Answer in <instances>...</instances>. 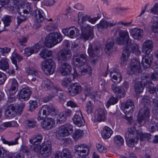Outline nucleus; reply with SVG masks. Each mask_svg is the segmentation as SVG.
Returning <instances> with one entry per match:
<instances>
[{
  "instance_id": "nucleus-1",
  "label": "nucleus",
  "mask_w": 158,
  "mask_h": 158,
  "mask_svg": "<svg viewBox=\"0 0 158 158\" xmlns=\"http://www.w3.org/2000/svg\"><path fill=\"white\" fill-rule=\"evenodd\" d=\"M118 35L119 36L116 38V43L120 45H126L123 51L120 61L121 64L124 66L127 64L131 52H139V48L136 44L131 43L128 33L126 30H119Z\"/></svg>"
},
{
  "instance_id": "nucleus-2",
  "label": "nucleus",
  "mask_w": 158,
  "mask_h": 158,
  "mask_svg": "<svg viewBox=\"0 0 158 158\" xmlns=\"http://www.w3.org/2000/svg\"><path fill=\"white\" fill-rule=\"evenodd\" d=\"M141 133L140 130H136L135 127H132L128 128L127 134H126L125 138L127 145L131 148H133L137 144L139 140L138 135Z\"/></svg>"
},
{
  "instance_id": "nucleus-3",
  "label": "nucleus",
  "mask_w": 158,
  "mask_h": 158,
  "mask_svg": "<svg viewBox=\"0 0 158 158\" xmlns=\"http://www.w3.org/2000/svg\"><path fill=\"white\" fill-rule=\"evenodd\" d=\"M33 144L31 147L34 152L40 153L44 157H48L52 154L51 142L50 141H45L40 146Z\"/></svg>"
},
{
  "instance_id": "nucleus-4",
  "label": "nucleus",
  "mask_w": 158,
  "mask_h": 158,
  "mask_svg": "<svg viewBox=\"0 0 158 158\" xmlns=\"http://www.w3.org/2000/svg\"><path fill=\"white\" fill-rule=\"evenodd\" d=\"M62 40L61 34L58 32H53L49 34L45 39L47 47L51 48L60 43Z\"/></svg>"
},
{
  "instance_id": "nucleus-5",
  "label": "nucleus",
  "mask_w": 158,
  "mask_h": 158,
  "mask_svg": "<svg viewBox=\"0 0 158 158\" xmlns=\"http://www.w3.org/2000/svg\"><path fill=\"white\" fill-rule=\"evenodd\" d=\"M47 111L48 113L54 115H56L59 113L58 110L53 105L51 104L49 105H45L42 107L38 112L37 117L38 121L46 117Z\"/></svg>"
},
{
  "instance_id": "nucleus-6",
  "label": "nucleus",
  "mask_w": 158,
  "mask_h": 158,
  "mask_svg": "<svg viewBox=\"0 0 158 158\" xmlns=\"http://www.w3.org/2000/svg\"><path fill=\"white\" fill-rule=\"evenodd\" d=\"M40 65L44 73L47 75L53 74L55 71L56 64L52 59L43 61L41 63Z\"/></svg>"
},
{
  "instance_id": "nucleus-7",
  "label": "nucleus",
  "mask_w": 158,
  "mask_h": 158,
  "mask_svg": "<svg viewBox=\"0 0 158 158\" xmlns=\"http://www.w3.org/2000/svg\"><path fill=\"white\" fill-rule=\"evenodd\" d=\"M73 131V126L68 123L60 127L56 135L58 139H62L61 137L68 136Z\"/></svg>"
},
{
  "instance_id": "nucleus-8",
  "label": "nucleus",
  "mask_w": 158,
  "mask_h": 158,
  "mask_svg": "<svg viewBox=\"0 0 158 158\" xmlns=\"http://www.w3.org/2000/svg\"><path fill=\"white\" fill-rule=\"evenodd\" d=\"M85 25L80 27L81 30V38L85 41L87 40H91L93 37V27L91 26L85 27Z\"/></svg>"
},
{
  "instance_id": "nucleus-9",
  "label": "nucleus",
  "mask_w": 158,
  "mask_h": 158,
  "mask_svg": "<svg viewBox=\"0 0 158 158\" xmlns=\"http://www.w3.org/2000/svg\"><path fill=\"white\" fill-rule=\"evenodd\" d=\"M19 105L17 104H11L7 106L5 111V116L7 119L11 118L16 114L19 115Z\"/></svg>"
},
{
  "instance_id": "nucleus-10",
  "label": "nucleus",
  "mask_w": 158,
  "mask_h": 158,
  "mask_svg": "<svg viewBox=\"0 0 158 158\" xmlns=\"http://www.w3.org/2000/svg\"><path fill=\"white\" fill-rule=\"evenodd\" d=\"M74 150L75 152L82 158L86 157L89 152V150L87 145L85 144H80L76 145Z\"/></svg>"
},
{
  "instance_id": "nucleus-11",
  "label": "nucleus",
  "mask_w": 158,
  "mask_h": 158,
  "mask_svg": "<svg viewBox=\"0 0 158 158\" xmlns=\"http://www.w3.org/2000/svg\"><path fill=\"white\" fill-rule=\"evenodd\" d=\"M139 118H138L139 123H140L142 120L148 121L150 116V111L149 109L147 107L144 106L142 108L138 113Z\"/></svg>"
},
{
  "instance_id": "nucleus-12",
  "label": "nucleus",
  "mask_w": 158,
  "mask_h": 158,
  "mask_svg": "<svg viewBox=\"0 0 158 158\" xmlns=\"http://www.w3.org/2000/svg\"><path fill=\"white\" fill-rule=\"evenodd\" d=\"M121 108L126 115L130 112L132 113L134 108V102L132 100H128L122 104Z\"/></svg>"
},
{
  "instance_id": "nucleus-13",
  "label": "nucleus",
  "mask_w": 158,
  "mask_h": 158,
  "mask_svg": "<svg viewBox=\"0 0 158 158\" xmlns=\"http://www.w3.org/2000/svg\"><path fill=\"white\" fill-rule=\"evenodd\" d=\"M82 89V87L80 84L78 83H73L69 86V93L70 95L74 96L80 94Z\"/></svg>"
},
{
  "instance_id": "nucleus-14",
  "label": "nucleus",
  "mask_w": 158,
  "mask_h": 158,
  "mask_svg": "<svg viewBox=\"0 0 158 158\" xmlns=\"http://www.w3.org/2000/svg\"><path fill=\"white\" fill-rule=\"evenodd\" d=\"M32 16L35 22L37 23L43 22L46 19L45 14L41 10H35L32 13Z\"/></svg>"
},
{
  "instance_id": "nucleus-15",
  "label": "nucleus",
  "mask_w": 158,
  "mask_h": 158,
  "mask_svg": "<svg viewBox=\"0 0 158 158\" xmlns=\"http://www.w3.org/2000/svg\"><path fill=\"white\" fill-rule=\"evenodd\" d=\"M71 52L69 50H62L59 52L57 57L59 63H61L64 60H69L71 58Z\"/></svg>"
},
{
  "instance_id": "nucleus-16",
  "label": "nucleus",
  "mask_w": 158,
  "mask_h": 158,
  "mask_svg": "<svg viewBox=\"0 0 158 158\" xmlns=\"http://www.w3.org/2000/svg\"><path fill=\"white\" fill-rule=\"evenodd\" d=\"M42 47L40 42L38 43L30 48H26L24 50V55L29 56L34 53H36Z\"/></svg>"
},
{
  "instance_id": "nucleus-17",
  "label": "nucleus",
  "mask_w": 158,
  "mask_h": 158,
  "mask_svg": "<svg viewBox=\"0 0 158 158\" xmlns=\"http://www.w3.org/2000/svg\"><path fill=\"white\" fill-rule=\"evenodd\" d=\"M100 47L99 45L94 44H90L89 46L88 52L90 57L93 58L97 56L100 52Z\"/></svg>"
},
{
  "instance_id": "nucleus-18",
  "label": "nucleus",
  "mask_w": 158,
  "mask_h": 158,
  "mask_svg": "<svg viewBox=\"0 0 158 158\" xmlns=\"http://www.w3.org/2000/svg\"><path fill=\"white\" fill-rule=\"evenodd\" d=\"M45 118L41 122V126L42 127L48 130L53 128L55 124L54 119L51 118Z\"/></svg>"
},
{
  "instance_id": "nucleus-19",
  "label": "nucleus",
  "mask_w": 158,
  "mask_h": 158,
  "mask_svg": "<svg viewBox=\"0 0 158 158\" xmlns=\"http://www.w3.org/2000/svg\"><path fill=\"white\" fill-rule=\"evenodd\" d=\"M109 72L110 74L111 80L112 81L117 84L121 82L122 79V77L118 69H115L113 70V71L110 70Z\"/></svg>"
},
{
  "instance_id": "nucleus-20",
  "label": "nucleus",
  "mask_w": 158,
  "mask_h": 158,
  "mask_svg": "<svg viewBox=\"0 0 158 158\" xmlns=\"http://www.w3.org/2000/svg\"><path fill=\"white\" fill-rule=\"evenodd\" d=\"M111 88L118 98H120L125 96L126 93L122 86H117L115 84H112Z\"/></svg>"
},
{
  "instance_id": "nucleus-21",
  "label": "nucleus",
  "mask_w": 158,
  "mask_h": 158,
  "mask_svg": "<svg viewBox=\"0 0 158 158\" xmlns=\"http://www.w3.org/2000/svg\"><path fill=\"white\" fill-rule=\"evenodd\" d=\"M31 94V91L28 88H23L18 94L19 98L21 101L28 100Z\"/></svg>"
},
{
  "instance_id": "nucleus-22",
  "label": "nucleus",
  "mask_w": 158,
  "mask_h": 158,
  "mask_svg": "<svg viewBox=\"0 0 158 158\" xmlns=\"http://www.w3.org/2000/svg\"><path fill=\"white\" fill-rule=\"evenodd\" d=\"M75 64L76 66L79 67L85 64L87 60V56L86 54H81L76 56Z\"/></svg>"
},
{
  "instance_id": "nucleus-23",
  "label": "nucleus",
  "mask_w": 158,
  "mask_h": 158,
  "mask_svg": "<svg viewBox=\"0 0 158 158\" xmlns=\"http://www.w3.org/2000/svg\"><path fill=\"white\" fill-rule=\"evenodd\" d=\"M59 63L60 65V72L63 76L67 75L71 73L72 68L69 64L62 62Z\"/></svg>"
},
{
  "instance_id": "nucleus-24",
  "label": "nucleus",
  "mask_w": 158,
  "mask_h": 158,
  "mask_svg": "<svg viewBox=\"0 0 158 158\" xmlns=\"http://www.w3.org/2000/svg\"><path fill=\"white\" fill-rule=\"evenodd\" d=\"M153 47L152 42L151 40H147L143 44L142 52L145 54H149Z\"/></svg>"
},
{
  "instance_id": "nucleus-25",
  "label": "nucleus",
  "mask_w": 158,
  "mask_h": 158,
  "mask_svg": "<svg viewBox=\"0 0 158 158\" xmlns=\"http://www.w3.org/2000/svg\"><path fill=\"white\" fill-rule=\"evenodd\" d=\"M80 114H76L73 118L74 123L78 127H81L84 125L85 121L82 115L81 112H78Z\"/></svg>"
},
{
  "instance_id": "nucleus-26",
  "label": "nucleus",
  "mask_w": 158,
  "mask_h": 158,
  "mask_svg": "<svg viewBox=\"0 0 158 158\" xmlns=\"http://www.w3.org/2000/svg\"><path fill=\"white\" fill-rule=\"evenodd\" d=\"M116 22L110 23L107 22L106 20H102L100 23L98 24L97 27L98 29H107L108 28H110L111 27H114L116 25Z\"/></svg>"
},
{
  "instance_id": "nucleus-27",
  "label": "nucleus",
  "mask_w": 158,
  "mask_h": 158,
  "mask_svg": "<svg viewBox=\"0 0 158 158\" xmlns=\"http://www.w3.org/2000/svg\"><path fill=\"white\" fill-rule=\"evenodd\" d=\"M89 17V16L87 15L84 16L82 13H79L78 17V25H80V27H82L85 25V27L90 26L86 23V22L88 21Z\"/></svg>"
},
{
  "instance_id": "nucleus-28",
  "label": "nucleus",
  "mask_w": 158,
  "mask_h": 158,
  "mask_svg": "<svg viewBox=\"0 0 158 158\" xmlns=\"http://www.w3.org/2000/svg\"><path fill=\"white\" fill-rule=\"evenodd\" d=\"M106 112L104 109L98 108L95 115V118L98 121H104L106 119L105 115Z\"/></svg>"
},
{
  "instance_id": "nucleus-29",
  "label": "nucleus",
  "mask_w": 158,
  "mask_h": 158,
  "mask_svg": "<svg viewBox=\"0 0 158 158\" xmlns=\"http://www.w3.org/2000/svg\"><path fill=\"white\" fill-rule=\"evenodd\" d=\"M152 58L150 56L149 54H146L143 57L142 61V64L144 68H148L151 65Z\"/></svg>"
},
{
  "instance_id": "nucleus-30",
  "label": "nucleus",
  "mask_w": 158,
  "mask_h": 158,
  "mask_svg": "<svg viewBox=\"0 0 158 158\" xmlns=\"http://www.w3.org/2000/svg\"><path fill=\"white\" fill-rule=\"evenodd\" d=\"M143 34V31L142 29L134 28L131 31V34L134 39L138 40L141 38Z\"/></svg>"
},
{
  "instance_id": "nucleus-31",
  "label": "nucleus",
  "mask_w": 158,
  "mask_h": 158,
  "mask_svg": "<svg viewBox=\"0 0 158 158\" xmlns=\"http://www.w3.org/2000/svg\"><path fill=\"white\" fill-rule=\"evenodd\" d=\"M114 44V39L110 38L108 39L105 45V52L107 54H109V52L111 51Z\"/></svg>"
},
{
  "instance_id": "nucleus-32",
  "label": "nucleus",
  "mask_w": 158,
  "mask_h": 158,
  "mask_svg": "<svg viewBox=\"0 0 158 158\" xmlns=\"http://www.w3.org/2000/svg\"><path fill=\"white\" fill-rule=\"evenodd\" d=\"M11 85L9 90L10 94H14L18 90L19 86L17 80L15 78L10 80Z\"/></svg>"
},
{
  "instance_id": "nucleus-33",
  "label": "nucleus",
  "mask_w": 158,
  "mask_h": 158,
  "mask_svg": "<svg viewBox=\"0 0 158 158\" xmlns=\"http://www.w3.org/2000/svg\"><path fill=\"white\" fill-rule=\"evenodd\" d=\"M113 133L112 130L110 127L106 126L104 127L102 132V136L104 139H107L110 137Z\"/></svg>"
},
{
  "instance_id": "nucleus-34",
  "label": "nucleus",
  "mask_w": 158,
  "mask_h": 158,
  "mask_svg": "<svg viewBox=\"0 0 158 158\" xmlns=\"http://www.w3.org/2000/svg\"><path fill=\"white\" fill-rule=\"evenodd\" d=\"M139 137H140V145L141 146L143 145L145 143V140H149L152 138V135L150 133L143 134L142 133L140 135H138Z\"/></svg>"
},
{
  "instance_id": "nucleus-35",
  "label": "nucleus",
  "mask_w": 158,
  "mask_h": 158,
  "mask_svg": "<svg viewBox=\"0 0 158 158\" xmlns=\"http://www.w3.org/2000/svg\"><path fill=\"white\" fill-rule=\"evenodd\" d=\"M42 88L45 90H48L54 88L53 83L49 80L46 79L44 80L41 84Z\"/></svg>"
},
{
  "instance_id": "nucleus-36",
  "label": "nucleus",
  "mask_w": 158,
  "mask_h": 158,
  "mask_svg": "<svg viewBox=\"0 0 158 158\" xmlns=\"http://www.w3.org/2000/svg\"><path fill=\"white\" fill-rule=\"evenodd\" d=\"M92 72L91 67L88 65H86L84 66L82 69H81L79 70V74L81 76L85 75L86 74H88L89 75H90Z\"/></svg>"
},
{
  "instance_id": "nucleus-37",
  "label": "nucleus",
  "mask_w": 158,
  "mask_h": 158,
  "mask_svg": "<svg viewBox=\"0 0 158 158\" xmlns=\"http://www.w3.org/2000/svg\"><path fill=\"white\" fill-rule=\"evenodd\" d=\"M114 144L117 146L118 148L123 144L124 140L123 138L120 136L118 135L115 136L114 138Z\"/></svg>"
},
{
  "instance_id": "nucleus-38",
  "label": "nucleus",
  "mask_w": 158,
  "mask_h": 158,
  "mask_svg": "<svg viewBox=\"0 0 158 158\" xmlns=\"http://www.w3.org/2000/svg\"><path fill=\"white\" fill-rule=\"evenodd\" d=\"M71 27L74 29L71 30L70 31L68 36L71 38H75L79 35L80 31L75 27Z\"/></svg>"
},
{
  "instance_id": "nucleus-39",
  "label": "nucleus",
  "mask_w": 158,
  "mask_h": 158,
  "mask_svg": "<svg viewBox=\"0 0 158 158\" xmlns=\"http://www.w3.org/2000/svg\"><path fill=\"white\" fill-rule=\"evenodd\" d=\"M23 13L24 14H28L32 10V6L30 3L28 2L25 3L23 6Z\"/></svg>"
},
{
  "instance_id": "nucleus-40",
  "label": "nucleus",
  "mask_w": 158,
  "mask_h": 158,
  "mask_svg": "<svg viewBox=\"0 0 158 158\" xmlns=\"http://www.w3.org/2000/svg\"><path fill=\"white\" fill-rule=\"evenodd\" d=\"M61 154V156L62 158H72L71 151L67 148L63 149L61 152L59 151Z\"/></svg>"
},
{
  "instance_id": "nucleus-41",
  "label": "nucleus",
  "mask_w": 158,
  "mask_h": 158,
  "mask_svg": "<svg viewBox=\"0 0 158 158\" xmlns=\"http://www.w3.org/2000/svg\"><path fill=\"white\" fill-rule=\"evenodd\" d=\"M42 139V137L41 135L38 134L37 135L33 137L32 139H30L29 141L31 143L33 144H39L41 142Z\"/></svg>"
},
{
  "instance_id": "nucleus-42",
  "label": "nucleus",
  "mask_w": 158,
  "mask_h": 158,
  "mask_svg": "<svg viewBox=\"0 0 158 158\" xmlns=\"http://www.w3.org/2000/svg\"><path fill=\"white\" fill-rule=\"evenodd\" d=\"M52 52L48 49H44L40 51V55L43 59H46L47 57H49L52 56Z\"/></svg>"
},
{
  "instance_id": "nucleus-43",
  "label": "nucleus",
  "mask_w": 158,
  "mask_h": 158,
  "mask_svg": "<svg viewBox=\"0 0 158 158\" xmlns=\"http://www.w3.org/2000/svg\"><path fill=\"white\" fill-rule=\"evenodd\" d=\"M152 21L153 23L152 31L155 33L158 32V17H153L152 18Z\"/></svg>"
},
{
  "instance_id": "nucleus-44",
  "label": "nucleus",
  "mask_w": 158,
  "mask_h": 158,
  "mask_svg": "<svg viewBox=\"0 0 158 158\" xmlns=\"http://www.w3.org/2000/svg\"><path fill=\"white\" fill-rule=\"evenodd\" d=\"M54 89L56 91L57 95L59 97V99L61 102H64L65 99V96L64 95L63 91L57 87H55Z\"/></svg>"
},
{
  "instance_id": "nucleus-45",
  "label": "nucleus",
  "mask_w": 158,
  "mask_h": 158,
  "mask_svg": "<svg viewBox=\"0 0 158 158\" xmlns=\"http://www.w3.org/2000/svg\"><path fill=\"white\" fill-rule=\"evenodd\" d=\"M15 56H13L11 58V60L12 63L15 65V67L16 70H17L18 69V67L17 64V61L16 59V58L19 61L22 60V57L20 56L19 54L15 53Z\"/></svg>"
},
{
  "instance_id": "nucleus-46",
  "label": "nucleus",
  "mask_w": 158,
  "mask_h": 158,
  "mask_svg": "<svg viewBox=\"0 0 158 158\" xmlns=\"http://www.w3.org/2000/svg\"><path fill=\"white\" fill-rule=\"evenodd\" d=\"M18 13L20 15V16H18L17 18V23L19 26L21 23L26 20L27 14H24L23 13V12H21L18 11Z\"/></svg>"
},
{
  "instance_id": "nucleus-47",
  "label": "nucleus",
  "mask_w": 158,
  "mask_h": 158,
  "mask_svg": "<svg viewBox=\"0 0 158 158\" xmlns=\"http://www.w3.org/2000/svg\"><path fill=\"white\" fill-rule=\"evenodd\" d=\"M129 72V73L130 74H134L136 73H139L141 72V66L139 67L137 66H133L132 67V65H130V68L128 70Z\"/></svg>"
},
{
  "instance_id": "nucleus-48",
  "label": "nucleus",
  "mask_w": 158,
  "mask_h": 158,
  "mask_svg": "<svg viewBox=\"0 0 158 158\" xmlns=\"http://www.w3.org/2000/svg\"><path fill=\"white\" fill-rule=\"evenodd\" d=\"M17 136L15 138L14 141L9 142L6 140L4 138H2V140L4 143L7 144L9 146L18 144V140L20 138V136L19 133H17Z\"/></svg>"
},
{
  "instance_id": "nucleus-49",
  "label": "nucleus",
  "mask_w": 158,
  "mask_h": 158,
  "mask_svg": "<svg viewBox=\"0 0 158 158\" xmlns=\"http://www.w3.org/2000/svg\"><path fill=\"white\" fill-rule=\"evenodd\" d=\"M9 65L7 60L6 59H3L0 60V68L3 70L9 69Z\"/></svg>"
},
{
  "instance_id": "nucleus-50",
  "label": "nucleus",
  "mask_w": 158,
  "mask_h": 158,
  "mask_svg": "<svg viewBox=\"0 0 158 158\" xmlns=\"http://www.w3.org/2000/svg\"><path fill=\"white\" fill-rule=\"evenodd\" d=\"M57 29V26L55 23H51L46 26L45 29L48 31H53Z\"/></svg>"
},
{
  "instance_id": "nucleus-51",
  "label": "nucleus",
  "mask_w": 158,
  "mask_h": 158,
  "mask_svg": "<svg viewBox=\"0 0 158 158\" xmlns=\"http://www.w3.org/2000/svg\"><path fill=\"white\" fill-rule=\"evenodd\" d=\"M86 111L88 114H90L92 113L94 109V107L93 104L90 101H89L86 104Z\"/></svg>"
},
{
  "instance_id": "nucleus-52",
  "label": "nucleus",
  "mask_w": 158,
  "mask_h": 158,
  "mask_svg": "<svg viewBox=\"0 0 158 158\" xmlns=\"http://www.w3.org/2000/svg\"><path fill=\"white\" fill-rule=\"evenodd\" d=\"M11 16H10L6 15L2 19L3 22L5 26L9 25V24L11 22Z\"/></svg>"
},
{
  "instance_id": "nucleus-53",
  "label": "nucleus",
  "mask_w": 158,
  "mask_h": 158,
  "mask_svg": "<svg viewBox=\"0 0 158 158\" xmlns=\"http://www.w3.org/2000/svg\"><path fill=\"white\" fill-rule=\"evenodd\" d=\"M134 88L135 91L137 93H141L143 89V85L139 82L135 84Z\"/></svg>"
},
{
  "instance_id": "nucleus-54",
  "label": "nucleus",
  "mask_w": 158,
  "mask_h": 158,
  "mask_svg": "<svg viewBox=\"0 0 158 158\" xmlns=\"http://www.w3.org/2000/svg\"><path fill=\"white\" fill-rule=\"evenodd\" d=\"M57 117V122L59 123H64L66 120V118L65 117L64 114L62 113L58 114Z\"/></svg>"
},
{
  "instance_id": "nucleus-55",
  "label": "nucleus",
  "mask_w": 158,
  "mask_h": 158,
  "mask_svg": "<svg viewBox=\"0 0 158 158\" xmlns=\"http://www.w3.org/2000/svg\"><path fill=\"white\" fill-rule=\"evenodd\" d=\"M9 152L4 150L2 148H0V158H6L9 157Z\"/></svg>"
},
{
  "instance_id": "nucleus-56",
  "label": "nucleus",
  "mask_w": 158,
  "mask_h": 158,
  "mask_svg": "<svg viewBox=\"0 0 158 158\" xmlns=\"http://www.w3.org/2000/svg\"><path fill=\"white\" fill-rule=\"evenodd\" d=\"M82 134V131L80 130H76L73 135L74 139L77 140L78 138L81 137Z\"/></svg>"
},
{
  "instance_id": "nucleus-57",
  "label": "nucleus",
  "mask_w": 158,
  "mask_h": 158,
  "mask_svg": "<svg viewBox=\"0 0 158 158\" xmlns=\"http://www.w3.org/2000/svg\"><path fill=\"white\" fill-rule=\"evenodd\" d=\"M72 82V79L70 77L65 78L63 80L62 83V85L63 87H66Z\"/></svg>"
},
{
  "instance_id": "nucleus-58",
  "label": "nucleus",
  "mask_w": 158,
  "mask_h": 158,
  "mask_svg": "<svg viewBox=\"0 0 158 158\" xmlns=\"http://www.w3.org/2000/svg\"><path fill=\"white\" fill-rule=\"evenodd\" d=\"M97 150L99 152L101 153L105 152L107 151L106 148L102 146L101 144L97 143L96 145Z\"/></svg>"
},
{
  "instance_id": "nucleus-59",
  "label": "nucleus",
  "mask_w": 158,
  "mask_h": 158,
  "mask_svg": "<svg viewBox=\"0 0 158 158\" xmlns=\"http://www.w3.org/2000/svg\"><path fill=\"white\" fill-rule=\"evenodd\" d=\"M145 125L150 131L153 132L155 130V126L148 121L145 122Z\"/></svg>"
},
{
  "instance_id": "nucleus-60",
  "label": "nucleus",
  "mask_w": 158,
  "mask_h": 158,
  "mask_svg": "<svg viewBox=\"0 0 158 158\" xmlns=\"http://www.w3.org/2000/svg\"><path fill=\"white\" fill-rule=\"evenodd\" d=\"M142 102L144 104L149 105L151 104L150 98L147 96H144L141 99Z\"/></svg>"
},
{
  "instance_id": "nucleus-61",
  "label": "nucleus",
  "mask_w": 158,
  "mask_h": 158,
  "mask_svg": "<svg viewBox=\"0 0 158 158\" xmlns=\"http://www.w3.org/2000/svg\"><path fill=\"white\" fill-rule=\"evenodd\" d=\"M30 104L29 110L31 111H33L35 108L37 107V105L36 102L34 101L30 100L29 101Z\"/></svg>"
},
{
  "instance_id": "nucleus-62",
  "label": "nucleus",
  "mask_w": 158,
  "mask_h": 158,
  "mask_svg": "<svg viewBox=\"0 0 158 158\" xmlns=\"http://www.w3.org/2000/svg\"><path fill=\"white\" fill-rule=\"evenodd\" d=\"M130 65L137 66V67L141 66L139 60L137 59L134 58L131 59L130 62Z\"/></svg>"
},
{
  "instance_id": "nucleus-63",
  "label": "nucleus",
  "mask_w": 158,
  "mask_h": 158,
  "mask_svg": "<svg viewBox=\"0 0 158 158\" xmlns=\"http://www.w3.org/2000/svg\"><path fill=\"white\" fill-rule=\"evenodd\" d=\"M26 124L29 128H31L34 127L36 125V122L34 120H27Z\"/></svg>"
},
{
  "instance_id": "nucleus-64",
  "label": "nucleus",
  "mask_w": 158,
  "mask_h": 158,
  "mask_svg": "<svg viewBox=\"0 0 158 158\" xmlns=\"http://www.w3.org/2000/svg\"><path fill=\"white\" fill-rule=\"evenodd\" d=\"M118 102L117 98L114 97H111L108 101L106 106L107 107L111 105H114Z\"/></svg>"
}]
</instances>
